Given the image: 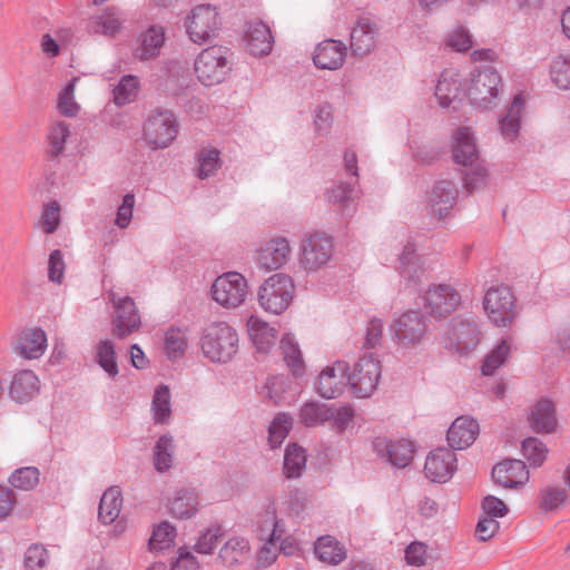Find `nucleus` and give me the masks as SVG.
<instances>
[{"label":"nucleus","instance_id":"obj_25","mask_svg":"<svg viewBox=\"0 0 570 570\" xmlns=\"http://www.w3.org/2000/svg\"><path fill=\"white\" fill-rule=\"evenodd\" d=\"M246 46L254 56H266L273 48V36L269 27L262 21L248 23L245 37Z\"/></svg>","mask_w":570,"mask_h":570},{"label":"nucleus","instance_id":"obj_36","mask_svg":"<svg viewBox=\"0 0 570 570\" xmlns=\"http://www.w3.org/2000/svg\"><path fill=\"white\" fill-rule=\"evenodd\" d=\"M175 441L169 434L159 436L153 450L154 466L159 473L167 472L174 464Z\"/></svg>","mask_w":570,"mask_h":570},{"label":"nucleus","instance_id":"obj_52","mask_svg":"<svg viewBox=\"0 0 570 570\" xmlns=\"http://www.w3.org/2000/svg\"><path fill=\"white\" fill-rule=\"evenodd\" d=\"M176 538V529L169 522H161L153 532L149 539L151 551H159L168 548Z\"/></svg>","mask_w":570,"mask_h":570},{"label":"nucleus","instance_id":"obj_15","mask_svg":"<svg viewBox=\"0 0 570 570\" xmlns=\"http://www.w3.org/2000/svg\"><path fill=\"white\" fill-rule=\"evenodd\" d=\"M456 471V455L445 448H438L430 452L425 460V476L433 482L444 483Z\"/></svg>","mask_w":570,"mask_h":570},{"label":"nucleus","instance_id":"obj_45","mask_svg":"<svg viewBox=\"0 0 570 570\" xmlns=\"http://www.w3.org/2000/svg\"><path fill=\"white\" fill-rule=\"evenodd\" d=\"M139 90V80L137 77L124 76L114 88V101L118 106H124L135 100Z\"/></svg>","mask_w":570,"mask_h":570},{"label":"nucleus","instance_id":"obj_1","mask_svg":"<svg viewBox=\"0 0 570 570\" xmlns=\"http://www.w3.org/2000/svg\"><path fill=\"white\" fill-rule=\"evenodd\" d=\"M200 348L212 362L226 363L238 352V335L225 322L212 323L203 331Z\"/></svg>","mask_w":570,"mask_h":570},{"label":"nucleus","instance_id":"obj_19","mask_svg":"<svg viewBox=\"0 0 570 570\" xmlns=\"http://www.w3.org/2000/svg\"><path fill=\"white\" fill-rule=\"evenodd\" d=\"M493 481L505 489H518L529 480V471L521 460H504L492 469Z\"/></svg>","mask_w":570,"mask_h":570},{"label":"nucleus","instance_id":"obj_4","mask_svg":"<svg viewBox=\"0 0 570 570\" xmlns=\"http://www.w3.org/2000/svg\"><path fill=\"white\" fill-rule=\"evenodd\" d=\"M194 66L202 83L205 86L220 83L232 70L229 51L220 46L208 47L197 56Z\"/></svg>","mask_w":570,"mask_h":570},{"label":"nucleus","instance_id":"obj_56","mask_svg":"<svg viewBox=\"0 0 570 570\" xmlns=\"http://www.w3.org/2000/svg\"><path fill=\"white\" fill-rule=\"evenodd\" d=\"M327 414V422L331 428L337 433H343L352 423L354 410L350 405H343L340 407L330 406V413Z\"/></svg>","mask_w":570,"mask_h":570},{"label":"nucleus","instance_id":"obj_49","mask_svg":"<svg viewBox=\"0 0 570 570\" xmlns=\"http://www.w3.org/2000/svg\"><path fill=\"white\" fill-rule=\"evenodd\" d=\"M330 406L318 403H306L299 411L301 422L307 426L323 424L328 421Z\"/></svg>","mask_w":570,"mask_h":570},{"label":"nucleus","instance_id":"obj_10","mask_svg":"<svg viewBox=\"0 0 570 570\" xmlns=\"http://www.w3.org/2000/svg\"><path fill=\"white\" fill-rule=\"evenodd\" d=\"M247 293V281L237 272L223 274L212 286L213 298L226 308H236L242 305Z\"/></svg>","mask_w":570,"mask_h":570},{"label":"nucleus","instance_id":"obj_20","mask_svg":"<svg viewBox=\"0 0 570 570\" xmlns=\"http://www.w3.org/2000/svg\"><path fill=\"white\" fill-rule=\"evenodd\" d=\"M452 153L455 163L464 167H473L481 161L475 138L469 127H461L453 134Z\"/></svg>","mask_w":570,"mask_h":570},{"label":"nucleus","instance_id":"obj_12","mask_svg":"<svg viewBox=\"0 0 570 570\" xmlns=\"http://www.w3.org/2000/svg\"><path fill=\"white\" fill-rule=\"evenodd\" d=\"M332 255V240L325 235L314 234L302 242L298 263L304 271L316 272L328 264Z\"/></svg>","mask_w":570,"mask_h":570},{"label":"nucleus","instance_id":"obj_27","mask_svg":"<svg viewBox=\"0 0 570 570\" xmlns=\"http://www.w3.org/2000/svg\"><path fill=\"white\" fill-rule=\"evenodd\" d=\"M531 429L537 433H551L557 428L554 405L551 401L542 399L531 409L529 414Z\"/></svg>","mask_w":570,"mask_h":570},{"label":"nucleus","instance_id":"obj_58","mask_svg":"<svg viewBox=\"0 0 570 570\" xmlns=\"http://www.w3.org/2000/svg\"><path fill=\"white\" fill-rule=\"evenodd\" d=\"M77 79L73 78L59 94L58 110L67 117H73L79 110V105L75 101V85Z\"/></svg>","mask_w":570,"mask_h":570},{"label":"nucleus","instance_id":"obj_37","mask_svg":"<svg viewBox=\"0 0 570 570\" xmlns=\"http://www.w3.org/2000/svg\"><path fill=\"white\" fill-rule=\"evenodd\" d=\"M165 35L160 27H150L142 36L140 47L136 50V57L140 60H149L157 57L164 46Z\"/></svg>","mask_w":570,"mask_h":570},{"label":"nucleus","instance_id":"obj_3","mask_svg":"<svg viewBox=\"0 0 570 570\" xmlns=\"http://www.w3.org/2000/svg\"><path fill=\"white\" fill-rule=\"evenodd\" d=\"M294 292L295 285L291 276L274 274L261 285L258 303L265 312L279 315L291 305Z\"/></svg>","mask_w":570,"mask_h":570},{"label":"nucleus","instance_id":"obj_39","mask_svg":"<svg viewBox=\"0 0 570 570\" xmlns=\"http://www.w3.org/2000/svg\"><path fill=\"white\" fill-rule=\"evenodd\" d=\"M524 100L521 96L514 97L511 106L508 108L505 116L500 120V130L502 136L512 141L520 129L521 112Z\"/></svg>","mask_w":570,"mask_h":570},{"label":"nucleus","instance_id":"obj_34","mask_svg":"<svg viewBox=\"0 0 570 570\" xmlns=\"http://www.w3.org/2000/svg\"><path fill=\"white\" fill-rule=\"evenodd\" d=\"M122 498L118 487H110L100 499L98 518L105 524L112 523L121 511Z\"/></svg>","mask_w":570,"mask_h":570},{"label":"nucleus","instance_id":"obj_55","mask_svg":"<svg viewBox=\"0 0 570 570\" xmlns=\"http://www.w3.org/2000/svg\"><path fill=\"white\" fill-rule=\"evenodd\" d=\"M187 347V338L184 332L177 328L169 330L165 335V351L170 360L183 356Z\"/></svg>","mask_w":570,"mask_h":570},{"label":"nucleus","instance_id":"obj_6","mask_svg":"<svg viewBox=\"0 0 570 570\" xmlns=\"http://www.w3.org/2000/svg\"><path fill=\"white\" fill-rule=\"evenodd\" d=\"M219 27L220 19L216 7L203 3L191 10L186 31L195 43H203L217 37Z\"/></svg>","mask_w":570,"mask_h":570},{"label":"nucleus","instance_id":"obj_7","mask_svg":"<svg viewBox=\"0 0 570 570\" xmlns=\"http://www.w3.org/2000/svg\"><path fill=\"white\" fill-rule=\"evenodd\" d=\"M177 121L173 112L159 110L147 118L144 139L151 149L168 147L177 136Z\"/></svg>","mask_w":570,"mask_h":570},{"label":"nucleus","instance_id":"obj_44","mask_svg":"<svg viewBox=\"0 0 570 570\" xmlns=\"http://www.w3.org/2000/svg\"><path fill=\"white\" fill-rule=\"evenodd\" d=\"M281 350L287 366L295 375H301L304 363L301 350L293 335L286 334L283 336L281 341Z\"/></svg>","mask_w":570,"mask_h":570},{"label":"nucleus","instance_id":"obj_64","mask_svg":"<svg viewBox=\"0 0 570 570\" xmlns=\"http://www.w3.org/2000/svg\"><path fill=\"white\" fill-rule=\"evenodd\" d=\"M481 508L487 517L494 519L503 518L509 511L507 504L494 495H487L481 502Z\"/></svg>","mask_w":570,"mask_h":570},{"label":"nucleus","instance_id":"obj_9","mask_svg":"<svg viewBox=\"0 0 570 570\" xmlns=\"http://www.w3.org/2000/svg\"><path fill=\"white\" fill-rule=\"evenodd\" d=\"M426 313L433 318H445L458 309L461 295L449 284H431L423 295Z\"/></svg>","mask_w":570,"mask_h":570},{"label":"nucleus","instance_id":"obj_62","mask_svg":"<svg viewBox=\"0 0 570 570\" xmlns=\"http://www.w3.org/2000/svg\"><path fill=\"white\" fill-rule=\"evenodd\" d=\"M60 224V206L57 202H51L43 207L41 215V226L47 234L57 230Z\"/></svg>","mask_w":570,"mask_h":570},{"label":"nucleus","instance_id":"obj_32","mask_svg":"<svg viewBox=\"0 0 570 570\" xmlns=\"http://www.w3.org/2000/svg\"><path fill=\"white\" fill-rule=\"evenodd\" d=\"M318 560L336 566L346 559L345 548L332 535L320 537L314 544Z\"/></svg>","mask_w":570,"mask_h":570},{"label":"nucleus","instance_id":"obj_2","mask_svg":"<svg viewBox=\"0 0 570 570\" xmlns=\"http://www.w3.org/2000/svg\"><path fill=\"white\" fill-rule=\"evenodd\" d=\"M502 88V79L498 71L491 67H483L472 73L466 95L476 109L488 110L498 105Z\"/></svg>","mask_w":570,"mask_h":570},{"label":"nucleus","instance_id":"obj_60","mask_svg":"<svg viewBox=\"0 0 570 570\" xmlns=\"http://www.w3.org/2000/svg\"><path fill=\"white\" fill-rule=\"evenodd\" d=\"M405 562L412 567H423L428 561V546L421 541L411 542L404 551Z\"/></svg>","mask_w":570,"mask_h":570},{"label":"nucleus","instance_id":"obj_33","mask_svg":"<svg viewBox=\"0 0 570 570\" xmlns=\"http://www.w3.org/2000/svg\"><path fill=\"white\" fill-rule=\"evenodd\" d=\"M173 517L177 519H189L198 510V495L194 489H181L176 491L169 503Z\"/></svg>","mask_w":570,"mask_h":570},{"label":"nucleus","instance_id":"obj_16","mask_svg":"<svg viewBox=\"0 0 570 570\" xmlns=\"http://www.w3.org/2000/svg\"><path fill=\"white\" fill-rule=\"evenodd\" d=\"M449 341L456 353L466 355L478 346L480 330L472 321L455 318L451 323Z\"/></svg>","mask_w":570,"mask_h":570},{"label":"nucleus","instance_id":"obj_14","mask_svg":"<svg viewBox=\"0 0 570 570\" xmlns=\"http://www.w3.org/2000/svg\"><path fill=\"white\" fill-rule=\"evenodd\" d=\"M394 336L403 346H413L421 342L426 324L419 311H409L402 314L393 324Z\"/></svg>","mask_w":570,"mask_h":570},{"label":"nucleus","instance_id":"obj_21","mask_svg":"<svg viewBox=\"0 0 570 570\" xmlns=\"http://www.w3.org/2000/svg\"><path fill=\"white\" fill-rule=\"evenodd\" d=\"M377 28L368 18H360L351 31V50L353 55L363 57L376 46Z\"/></svg>","mask_w":570,"mask_h":570},{"label":"nucleus","instance_id":"obj_61","mask_svg":"<svg viewBox=\"0 0 570 570\" xmlns=\"http://www.w3.org/2000/svg\"><path fill=\"white\" fill-rule=\"evenodd\" d=\"M199 167L198 176L204 179L212 176L220 166L219 151L217 149H210L208 151H202L199 154Z\"/></svg>","mask_w":570,"mask_h":570},{"label":"nucleus","instance_id":"obj_41","mask_svg":"<svg viewBox=\"0 0 570 570\" xmlns=\"http://www.w3.org/2000/svg\"><path fill=\"white\" fill-rule=\"evenodd\" d=\"M122 14L116 8H107L92 22L91 30L96 33L114 36L121 28Z\"/></svg>","mask_w":570,"mask_h":570},{"label":"nucleus","instance_id":"obj_54","mask_svg":"<svg viewBox=\"0 0 570 570\" xmlns=\"http://www.w3.org/2000/svg\"><path fill=\"white\" fill-rule=\"evenodd\" d=\"M69 136V126L59 121L50 127L48 134V142H49V155L51 157L59 156L65 149L66 138Z\"/></svg>","mask_w":570,"mask_h":570},{"label":"nucleus","instance_id":"obj_48","mask_svg":"<svg viewBox=\"0 0 570 570\" xmlns=\"http://www.w3.org/2000/svg\"><path fill=\"white\" fill-rule=\"evenodd\" d=\"M293 420L285 413H278L268 429V441L272 449L279 446L287 436Z\"/></svg>","mask_w":570,"mask_h":570},{"label":"nucleus","instance_id":"obj_26","mask_svg":"<svg viewBox=\"0 0 570 570\" xmlns=\"http://www.w3.org/2000/svg\"><path fill=\"white\" fill-rule=\"evenodd\" d=\"M36 394V373L32 370H19L12 376L9 395L19 404L29 403Z\"/></svg>","mask_w":570,"mask_h":570},{"label":"nucleus","instance_id":"obj_46","mask_svg":"<svg viewBox=\"0 0 570 570\" xmlns=\"http://www.w3.org/2000/svg\"><path fill=\"white\" fill-rule=\"evenodd\" d=\"M567 491L559 485H547L540 490L539 508L549 512L559 509L567 499Z\"/></svg>","mask_w":570,"mask_h":570},{"label":"nucleus","instance_id":"obj_31","mask_svg":"<svg viewBox=\"0 0 570 570\" xmlns=\"http://www.w3.org/2000/svg\"><path fill=\"white\" fill-rule=\"evenodd\" d=\"M399 271L401 276L412 285H419L424 275V267L421 258L415 254L413 245L404 246L400 256Z\"/></svg>","mask_w":570,"mask_h":570},{"label":"nucleus","instance_id":"obj_30","mask_svg":"<svg viewBox=\"0 0 570 570\" xmlns=\"http://www.w3.org/2000/svg\"><path fill=\"white\" fill-rule=\"evenodd\" d=\"M248 335L257 351L267 353L275 343L276 330L258 316L252 315L247 321Z\"/></svg>","mask_w":570,"mask_h":570},{"label":"nucleus","instance_id":"obj_24","mask_svg":"<svg viewBox=\"0 0 570 570\" xmlns=\"http://www.w3.org/2000/svg\"><path fill=\"white\" fill-rule=\"evenodd\" d=\"M456 197L458 189L452 180H436L429 195L432 213L439 218H443L455 204Z\"/></svg>","mask_w":570,"mask_h":570},{"label":"nucleus","instance_id":"obj_59","mask_svg":"<svg viewBox=\"0 0 570 570\" xmlns=\"http://www.w3.org/2000/svg\"><path fill=\"white\" fill-rule=\"evenodd\" d=\"M487 177L488 170L481 161H478L473 167H471L470 171L465 173L463 178L464 188L469 193H473L485 185Z\"/></svg>","mask_w":570,"mask_h":570},{"label":"nucleus","instance_id":"obj_23","mask_svg":"<svg viewBox=\"0 0 570 570\" xmlns=\"http://www.w3.org/2000/svg\"><path fill=\"white\" fill-rule=\"evenodd\" d=\"M479 423L469 416H459L448 430L449 445L454 450L469 448L479 435Z\"/></svg>","mask_w":570,"mask_h":570},{"label":"nucleus","instance_id":"obj_42","mask_svg":"<svg viewBox=\"0 0 570 570\" xmlns=\"http://www.w3.org/2000/svg\"><path fill=\"white\" fill-rule=\"evenodd\" d=\"M512 338H503L484 358L481 366L482 374L492 375L495 370L503 365L511 352Z\"/></svg>","mask_w":570,"mask_h":570},{"label":"nucleus","instance_id":"obj_11","mask_svg":"<svg viewBox=\"0 0 570 570\" xmlns=\"http://www.w3.org/2000/svg\"><path fill=\"white\" fill-rule=\"evenodd\" d=\"M108 296L116 309L111 322V333L120 340L126 338L139 330L141 325L139 312L131 297H118L112 291Z\"/></svg>","mask_w":570,"mask_h":570},{"label":"nucleus","instance_id":"obj_13","mask_svg":"<svg viewBox=\"0 0 570 570\" xmlns=\"http://www.w3.org/2000/svg\"><path fill=\"white\" fill-rule=\"evenodd\" d=\"M350 366L346 362L337 361L326 366L318 375L316 391L324 399L340 396L347 386Z\"/></svg>","mask_w":570,"mask_h":570},{"label":"nucleus","instance_id":"obj_18","mask_svg":"<svg viewBox=\"0 0 570 570\" xmlns=\"http://www.w3.org/2000/svg\"><path fill=\"white\" fill-rule=\"evenodd\" d=\"M291 252V245L285 237L272 238L257 250V264L267 272L276 271L288 262Z\"/></svg>","mask_w":570,"mask_h":570},{"label":"nucleus","instance_id":"obj_35","mask_svg":"<svg viewBox=\"0 0 570 570\" xmlns=\"http://www.w3.org/2000/svg\"><path fill=\"white\" fill-rule=\"evenodd\" d=\"M12 353L27 361L36 358V327L26 326L19 330L11 340Z\"/></svg>","mask_w":570,"mask_h":570},{"label":"nucleus","instance_id":"obj_63","mask_svg":"<svg viewBox=\"0 0 570 570\" xmlns=\"http://www.w3.org/2000/svg\"><path fill=\"white\" fill-rule=\"evenodd\" d=\"M66 264L59 249L51 252L48 261V278L50 282L61 284L65 275Z\"/></svg>","mask_w":570,"mask_h":570},{"label":"nucleus","instance_id":"obj_8","mask_svg":"<svg viewBox=\"0 0 570 570\" xmlns=\"http://www.w3.org/2000/svg\"><path fill=\"white\" fill-rule=\"evenodd\" d=\"M381 377V363L373 354L361 357L347 373V385L357 397H368L376 390Z\"/></svg>","mask_w":570,"mask_h":570},{"label":"nucleus","instance_id":"obj_38","mask_svg":"<svg viewBox=\"0 0 570 570\" xmlns=\"http://www.w3.org/2000/svg\"><path fill=\"white\" fill-rule=\"evenodd\" d=\"M306 452L296 443L288 444L284 454L283 470L287 479L299 478L306 466Z\"/></svg>","mask_w":570,"mask_h":570},{"label":"nucleus","instance_id":"obj_28","mask_svg":"<svg viewBox=\"0 0 570 570\" xmlns=\"http://www.w3.org/2000/svg\"><path fill=\"white\" fill-rule=\"evenodd\" d=\"M250 546L244 537L228 539L219 549L218 559L225 567H236L249 559Z\"/></svg>","mask_w":570,"mask_h":570},{"label":"nucleus","instance_id":"obj_29","mask_svg":"<svg viewBox=\"0 0 570 570\" xmlns=\"http://www.w3.org/2000/svg\"><path fill=\"white\" fill-rule=\"evenodd\" d=\"M461 96V82L459 75L454 71L442 72L436 86L435 97L442 108H449Z\"/></svg>","mask_w":570,"mask_h":570},{"label":"nucleus","instance_id":"obj_40","mask_svg":"<svg viewBox=\"0 0 570 570\" xmlns=\"http://www.w3.org/2000/svg\"><path fill=\"white\" fill-rule=\"evenodd\" d=\"M224 535V530L220 524H212L208 528L200 530L195 538L193 550L200 554L210 556L215 552L218 542Z\"/></svg>","mask_w":570,"mask_h":570},{"label":"nucleus","instance_id":"obj_53","mask_svg":"<svg viewBox=\"0 0 570 570\" xmlns=\"http://www.w3.org/2000/svg\"><path fill=\"white\" fill-rule=\"evenodd\" d=\"M522 453L533 466H540L548 454L546 444L537 438H528L522 442Z\"/></svg>","mask_w":570,"mask_h":570},{"label":"nucleus","instance_id":"obj_57","mask_svg":"<svg viewBox=\"0 0 570 570\" xmlns=\"http://www.w3.org/2000/svg\"><path fill=\"white\" fill-rule=\"evenodd\" d=\"M8 480L17 490L31 491L36 487V466L16 469Z\"/></svg>","mask_w":570,"mask_h":570},{"label":"nucleus","instance_id":"obj_51","mask_svg":"<svg viewBox=\"0 0 570 570\" xmlns=\"http://www.w3.org/2000/svg\"><path fill=\"white\" fill-rule=\"evenodd\" d=\"M328 202L340 206L343 214L351 215L348 204L354 199V188L347 183H340L328 191Z\"/></svg>","mask_w":570,"mask_h":570},{"label":"nucleus","instance_id":"obj_47","mask_svg":"<svg viewBox=\"0 0 570 570\" xmlns=\"http://www.w3.org/2000/svg\"><path fill=\"white\" fill-rule=\"evenodd\" d=\"M153 411L156 423L163 424L170 417V391L168 386H159L154 394Z\"/></svg>","mask_w":570,"mask_h":570},{"label":"nucleus","instance_id":"obj_5","mask_svg":"<svg viewBox=\"0 0 570 570\" xmlns=\"http://www.w3.org/2000/svg\"><path fill=\"white\" fill-rule=\"evenodd\" d=\"M488 318L498 327H512L517 316L515 297L509 286L490 287L483 298Z\"/></svg>","mask_w":570,"mask_h":570},{"label":"nucleus","instance_id":"obj_22","mask_svg":"<svg viewBox=\"0 0 570 570\" xmlns=\"http://www.w3.org/2000/svg\"><path fill=\"white\" fill-rule=\"evenodd\" d=\"M346 46L338 40L327 39L318 43L313 55V61L320 69L336 70L343 66Z\"/></svg>","mask_w":570,"mask_h":570},{"label":"nucleus","instance_id":"obj_17","mask_svg":"<svg viewBox=\"0 0 570 570\" xmlns=\"http://www.w3.org/2000/svg\"><path fill=\"white\" fill-rule=\"evenodd\" d=\"M373 450L380 458L396 468H405L411 462L414 452L410 441H392L381 436L373 441Z\"/></svg>","mask_w":570,"mask_h":570},{"label":"nucleus","instance_id":"obj_50","mask_svg":"<svg viewBox=\"0 0 570 570\" xmlns=\"http://www.w3.org/2000/svg\"><path fill=\"white\" fill-rule=\"evenodd\" d=\"M552 82L561 89H570V56H558L551 63Z\"/></svg>","mask_w":570,"mask_h":570},{"label":"nucleus","instance_id":"obj_43","mask_svg":"<svg viewBox=\"0 0 570 570\" xmlns=\"http://www.w3.org/2000/svg\"><path fill=\"white\" fill-rule=\"evenodd\" d=\"M96 362L110 376L118 375V364L116 361L115 345L109 340L100 341L96 347Z\"/></svg>","mask_w":570,"mask_h":570}]
</instances>
